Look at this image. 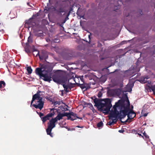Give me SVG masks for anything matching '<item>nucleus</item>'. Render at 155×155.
Segmentation results:
<instances>
[{
  "label": "nucleus",
  "instance_id": "f257e3e1",
  "mask_svg": "<svg viewBox=\"0 0 155 155\" xmlns=\"http://www.w3.org/2000/svg\"><path fill=\"white\" fill-rule=\"evenodd\" d=\"M124 95L126 97V100L122 99L115 103L113 107L114 110H111L109 117L116 118L118 116L121 120L127 115L128 118L125 121L127 122L135 117L136 114L130 109V103L127 95L126 94Z\"/></svg>",
  "mask_w": 155,
  "mask_h": 155
},
{
  "label": "nucleus",
  "instance_id": "f03ea898",
  "mask_svg": "<svg viewBox=\"0 0 155 155\" xmlns=\"http://www.w3.org/2000/svg\"><path fill=\"white\" fill-rule=\"evenodd\" d=\"M41 91H38L37 93L33 96L31 106L32 105L36 109L41 110L44 107V102L42 101V98L40 97V93Z\"/></svg>",
  "mask_w": 155,
  "mask_h": 155
},
{
  "label": "nucleus",
  "instance_id": "7ed1b4c3",
  "mask_svg": "<svg viewBox=\"0 0 155 155\" xmlns=\"http://www.w3.org/2000/svg\"><path fill=\"white\" fill-rule=\"evenodd\" d=\"M53 81L58 84L65 83L68 78L60 70H57L54 72L52 75Z\"/></svg>",
  "mask_w": 155,
  "mask_h": 155
},
{
  "label": "nucleus",
  "instance_id": "20e7f679",
  "mask_svg": "<svg viewBox=\"0 0 155 155\" xmlns=\"http://www.w3.org/2000/svg\"><path fill=\"white\" fill-rule=\"evenodd\" d=\"M112 107L111 101L110 99L107 98L105 99V103H102L98 109L102 111L104 113H107L110 111Z\"/></svg>",
  "mask_w": 155,
  "mask_h": 155
},
{
  "label": "nucleus",
  "instance_id": "39448f33",
  "mask_svg": "<svg viewBox=\"0 0 155 155\" xmlns=\"http://www.w3.org/2000/svg\"><path fill=\"white\" fill-rule=\"evenodd\" d=\"M56 122L55 119L52 118L48 123V128L46 130V132L48 135H50L51 137H52V134L51 132L52 129L55 127V123Z\"/></svg>",
  "mask_w": 155,
  "mask_h": 155
},
{
  "label": "nucleus",
  "instance_id": "423d86ee",
  "mask_svg": "<svg viewBox=\"0 0 155 155\" xmlns=\"http://www.w3.org/2000/svg\"><path fill=\"white\" fill-rule=\"evenodd\" d=\"M38 16L37 14L33 15L32 17L30 18L29 20L25 21V26L29 28L31 27H33L35 25L36 23L35 21L33 20L34 17H37Z\"/></svg>",
  "mask_w": 155,
  "mask_h": 155
},
{
  "label": "nucleus",
  "instance_id": "0eeeda50",
  "mask_svg": "<svg viewBox=\"0 0 155 155\" xmlns=\"http://www.w3.org/2000/svg\"><path fill=\"white\" fill-rule=\"evenodd\" d=\"M55 110V109L54 108L51 109V112H50L46 115L41 118V120L43 123L45 122L47 120H49L51 117H52L55 114V112L54 111Z\"/></svg>",
  "mask_w": 155,
  "mask_h": 155
},
{
  "label": "nucleus",
  "instance_id": "6e6552de",
  "mask_svg": "<svg viewBox=\"0 0 155 155\" xmlns=\"http://www.w3.org/2000/svg\"><path fill=\"white\" fill-rule=\"evenodd\" d=\"M45 65L42 64L41 68H38L35 69L36 74L40 77H41L44 74V71L46 72L47 70V69L45 68Z\"/></svg>",
  "mask_w": 155,
  "mask_h": 155
},
{
  "label": "nucleus",
  "instance_id": "1a4fd4ad",
  "mask_svg": "<svg viewBox=\"0 0 155 155\" xmlns=\"http://www.w3.org/2000/svg\"><path fill=\"white\" fill-rule=\"evenodd\" d=\"M48 72L46 71V73H44V74L41 77L43 78V79L45 81H48L49 83L52 80L51 77L50 76L48 75Z\"/></svg>",
  "mask_w": 155,
  "mask_h": 155
},
{
  "label": "nucleus",
  "instance_id": "9d476101",
  "mask_svg": "<svg viewBox=\"0 0 155 155\" xmlns=\"http://www.w3.org/2000/svg\"><path fill=\"white\" fill-rule=\"evenodd\" d=\"M67 114L68 115L66 116L68 117V120H74L76 119L77 114L72 112L70 113H67Z\"/></svg>",
  "mask_w": 155,
  "mask_h": 155
},
{
  "label": "nucleus",
  "instance_id": "9b49d317",
  "mask_svg": "<svg viewBox=\"0 0 155 155\" xmlns=\"http://www.w3.org/2000/svg\"><path fill=\"white\" fill-rule=\"evenodd\" d=\"M67 115V112H65L63 114L59 113L58 114L57 116L54 118L55 119L57 122L58 120H60L61 119H62L63 117L66 116Z\"/></svg>",
  "mask_w": 155,
  "mask_h": 155
},
{
  "label": "nucleus",
  "instance_id": "f8f14e48",
  "mask_svg": "<svg viewBox=\"0 0 155 155\" xmlns=\"http://www.w3.org/2000/svg\"><path fill=\"white\" fill-rule=\"evenodd\" d=\"M94 102L95 103L94 106H96L99 109L102 103L101 102L100 99L97 98L94 99Z\"/></svg>",
  "mask_w": 155,
  "mask_h": 155
},
{
  "label": "nucleus",
  "instance_id": "ddd939ff",
  "mask_svg": "<svg viewBox=\"0 0 155 155\" xmlns=\"http://www.w3.org/2000/svg\"><path fill=\"white\" fill-rule=\"evenodd\" d=\"M78 86L82 89H84L85 88L87 90L89 88L88 85L86 83L82 84H79Z\"/></svg>",
  "mask_w": 155,
  "mask_h": 155
},
{
  "label": "nucleus",
  "instance_id": "4468645a",
  "mask_svg": "<svg viewBox=\"0 0 155 155\" xmlns=\"http://www.w3.org/2000/svg\"><path fill=\"white\" fill-rule=\"evenodd\" d=\"M54 8V10L58 13H61L64 12V8L62 7H60L57 9H56L55 8Z\"/></svg>",
  "mask_w": 155,
  "mask_h": 155
},
{
  "label": "nucleus",
  "instance_id": "2eb2a0df",
  "mask_svg": "<svg viewBox=\"0 0 155 155\" xmlns=\"http://www.w3.org/2000/svg\"><path fill=\"white\" fill-rule=\"evenodd\" d=\"M61 84L63 86V87L64 88V90L66 92H68L69 91L68 90V89L69 88L68 87V84L67 85H66L65 84V83H64V84Z\"/></svg>",
  "mask_w": 155,
  "mask_h": 155
},
{
  "label": "nucleus",
  "instance_id": "dca6fc26",
  "mask_svg": "<svg viewBox=\"0 0 155 155\" xmlns=\"http://www.w3.org/2000/svg\"><path fill=\"white\" fill-rule=\"evenodd\" d=\"M27 70L28 73V74H31L32 72V70L30 66H28L27 68Z\"/></svg>",
  "mask_w": 155,
  "mask_h": 155
},
{
  "label": "nucleus",
  "instance_id": "f3484780",
  "mask_svg": "<svg viewBox=\"0 0 155 155\" xmlns=\"http://www.w3.org/2000/svg\"><path fill=\"white\" fill-rule=\"evenodd\" d=\"M5 83L3 81H0V88H2L5 86Z\"/></svg>",
  "mask_w": 155,
  "mask_h": 155
},
{
  "label": "nucleus",
  "instance_id": "a211bd4d",
  "mask_svg": "<svg viewBox=\"0 0 155 155\" xmlns=\"http://www.w3.org/2000/svg\"><path fill=\"white\" fill-rule=\"evenodd\" d=\"M68 85L69 89L71 90L72 88L74 87V84L70 83L68 84Z\"/></svg>",
  "mask_w": 155,
  "mask_h": 155
},
{
  "label": "nucleus",
  "instance_id": "6ab92c4d",
  "mask_svg": "<svg viewBox=\"0 0 155 155\" xmlns=\"http://www.w3.org/2000/svg\"><path fill=\"white\" fill-rule=\"evenodd\" d=\"M103 124L102 121H101L97 124V126L98 127H102L103 126Z\"/></svg>",
  "mask_w": 155,
  "mask_h": 155
},
{
  "label": "nucleus",
  "instance_id": "aec40b11",
  "mask_svg": "<svg viewBox=\"0 0 155 155\" xmlns=\"http://www.w3.org/2000/svg\"><path fill=\"white\" fill-rule=\"evenodd\" d=\"M126 91L129 92L131 91L132 89L131 87L129 86V85H127L125 87Z\"/></svg>",
  "mask_w": 155,
  "mask_h": 155
},
{
  "label": "nucleus",
  "instance_id": "412c9836",
  "mask_svg": "<svg viewBox=\"0 0 155 155\" xmlns=\"http://www.w3.org/2000/svg\"><path fill=\"white\" fill-rule=\"evenodd\" d=\"M32 42V38L30 36H29L28 39V42L29 43H31Z\"/></svg>",
  "mask_w": 155,
  "mask_h": 155
},
{
  "label": "nucleus",
  "instance_id": "4be33fe9",
  "mask_svg": "<svg viewBox=\"0 0 155 155\" xmlns=\"http://www.w3.org/2000/svg\"><path fill=\"white\" fill-rule=\"evenodd\" d=\"M151 89L153 91L154 94H155V85L151 86Z\"/></svg>",
  "mask_w": 155,
  "mask_h": 155
},
{
  "label": "nucleus",
  "instance_id": "5701e85b",
  "mask_svg": "<svg viewBox=\"0 0 155 155\" xmlns=\"http://www.w3.org/2000/svg\"><path fill=\"white\" fill-rule=\"evenodd\" d=\"M143 135L144 136L146 139H149V137L148 135H147L146 133H145V131L143 133Z\"/></svg>",
  "mask_w": 155,
  "mask_h": 155
},
{
  "label": "nucleus",
  "instance_id": "b1692460",
  "mask_svg": "<svg viewBox=\"0 0 155 155\" xmlns=\"http://www.w3.org/2000/svg\"><path fill=\"white\" fill-rule=\"evenodd\" d=\"M25 51L27 53H29L31 52L30 51L28 48H25Z\"/></svg>",
  "mask_w": 155,
  "mask_h": 155
},
{
  "label": "nucleus",
  "instance_id": "393cba45",
  "mask_svg": "<svg viewBox=\"0 0 155 155\" xmlns=\"http://www.w3.org/2000/svg\"><path fill=\"white\" fill-rule=\"evenodd\" d=\"M38 56L39 58V59L40 60H43V56H41L39 54L38 52V54H36V56Z\"/></svg>",
  "mask_w": 155,
  "mask_h": 155
},
{
  "label": "nucleus",
  "instance_id": "a878e982",
  "mask_svg": "<svg viewBox=\"0 0 155 155\" xmlns=\"http://www.w3.org/2000/svg\"><path fill=\"white\" fill-rule=\"evenodd\" d=\"M102 93L101 91H100L99 92H98L97 96L99 98H100L102 97Z\"/></svg>",
  "mask_w": 155,
  "mask_h": 155
},
{
  "label": "nucleus",
  "instance_id": "bb28decb",
  "mask_svg": "<svg viewBox=\"0 0 155 155\" xmlns=\"http://www.w3.org/2000/svg\"><path fill=\"white\" fill-rule=\"evenodd\" d=\"M3 24L0 23V31H2L3 30Z\"/></svg>",
  "mask_w": 155,
  "mask_h": 155
},
{
  "label": "nucleus",
  "instance_id": "cd10ccee",
  "mask_svg": "<svg viewBox=\"0 0 155 155\" xmlns=\"http://www.w3.org/2000/svg\"><path fill=\"white\" fill-rule=\"evenodd\" d=\"M38 114L39 115V117L41 118V119L42 117L44 116V114L43 113H41V112H39L38 113Z\"/></svg>",
  "mask_w": 155,
  "mask_h": 155
},
{
  "label": "nucleus",
  "instance_id": "c85d7f7f",
  "mask_svg": "<svg viewBox=\"0 0 155 155\" xmlns=\"http://www.w3.org/2000/svg\"><path fill=\"white\" fill-rule=\"evenodd\" d=\"M107 124L109 125H111L113 124V122L111 120L110 121L108 122L107 123Z\"/></svg>",
  "mask_w": 155,
  "mask_h": 155
},
{
  "label": "nucleus",
  "instance_id": "c756f323",
  "mask_svg": "<svg viewBox=\"0 0 155 155\" xmlns=\"http://www.w3.org/2000/svg\"><path fill=\"white\" fill-rule=\"evenodd\" d=\"M111 121L113 122V124H114L116 123L117 122V120L116 119H112Z\"/></svg>",
  "mask_w": 155,
  "mask_h": 155
},
{
  "label": "nucleus",
  "instance_id": "7c9ffc66",
  "mask_svg": "<svg viewBox=\"0 0 155 155\" xmlns=\"http://www.w3.org/2000/svg\"><path fill=\"white\" fill-rule=\"evenodd\" d=\"M53 104H54V105H55L58 104V102L57 101H54V102L53 103Z\"/></svg>",
  "mask_w": 155,
  "mask_h": 155
},
{
  "label": "nucleus",
  "instance_id": "2f4dec72",
  "mask_svg": "<svg viewBox=\"0 0 155 155\" xmlns=\"http://www.w3.org/2000/svg\"><path fill=\"white\" fill-rule=\"evenodd\" d=\"M50 9V8H48V7H45V10H47V11H48Z\"/></svg>",
  "mask_w": 155,
  "mask_h": 155
},
{
  "label": "nucleus",
  "instance_id": "473e14b6",
  "mask_svg": "<svg viewBox=\"0 0 155 155\" xmlns=\"http://www.w3.org/2000/svg\"><path fill=\"white\" fill-rule=\"evenodd\" d=\"M33 47H34V48L33 49V51H38V50L37 49L35 48V46H33Z\"/></svg>",
  "mask_w": 155,
  "mask_h": 155
},
{
  "label": "nucleus",
  "instance_id": "72a5a7b5",
  "mask_svg": "<svg viewBox=\"0 0 155 155\" xmlns=\"http://www.w3.org/2000/svg\"><path fill=\"white\" fill-rule=\"evenodd\" d=\"M60 91L61 92V95L63 96L64 95V90H61Z\"/></svg>",
  "mask_w": 155,
  "mask_h": 155
},
{
  "label": "nucleus",
  "instance_id": "f704fd0d",
  "mask_svg": "<svg viewBox=\"0 0 155 155\" xmlns=\"http://www.w3.org/2000/svg\"><path fill=\"white\" fill-rule=\"evenodd\" d=\"M77 118H78V119H82V117H78V116H77V117H76V119Z\"/></svg>",
  "mask_w": 155,
  "mask_h": 155
},
{
  "label": "nucleus",
  "instance_id": "c9c22d12",
  "mask_svg": "<svg viewBox=\"0 0 155 155\" xmlns=\"http://www.w3.org/2000/svg\"><path fill=\"white\" fill-rule=\"evenodd\" d=\"M147 114L145 113L143 114V116L144 117H146L147 116Z\"/></svg>",
  "mask_w": 155,
  "mask_h": 155
},
{
  "label": "nucleus",
  "instance_id": "e433bc0d",
  "mask_svg": "<svg viewBox=\"0 0 155 155\" xmlns=\"http://www.w3.org/2000/svg\"><path fill=\"white\" fill-rule=\"evenodd\" d=\"M140 14L141 15H142V14H143V12H142V10H140Z\"/></svg>",
  "mask_w": 155,
  "mask_h": 155
},
{
  "label": "nucleus",
  "instance_id": "4c0bfd02",
  "mask_svg": "<svg viewBox=\"0 0 155 155\" xmlns=\"http://www.w3.org/2000/svg\"><path fill=\"white\" fill-rule=\"evenodd\" d=\"M78 127V128H82L83 127H81L79 126H78L76 127Z\"/></svg>",
  "mask_w": 155,
  "mask_h": 155
},
{
  "label": "nucleus",
  "instance_id": "58836bf2",
  "mask_svg": "<svg viewBox=\"0 0 155 155\" xmlns=\"http://www.w3.org/2000/svg\"><path fill=\"white\" fill-rule=\"evenodd\" d=\"M138 135H140V136H141L143 137L142 136V135H141V134H140L138 133Z\"/></svg>",
  "mask_w": 155,
  "mask_h": 155
},
{
  "label": "nucleus",
  "instance_id": "ea45409f",
  "mask_svg": "<svg viewBox=\"0 0 155 155\" xmlns=\"http://www.w3.org/2000/svg\"><path fill=\"white\" fill-rule=\"evenodd\" d=\"M116 71H114L112 72H110V73H113Z\"/></svg>",
  "mask_w": 155,
  "mask_h": 155
},
{
  "label": "nucleus",
  "instance_id": "a19ab883",
  "mask_svg": "<svg viewBox=\"0 0 155 155\" xmlns=\"http://www.w3.org/2000/svg\"><path fill=\"white\" fill-rule=\"evenodd\" d=\"M148 78H144V80H145V79H148Z\"/></svg>",
  "mask_w": 155,
  "mask_h": 155
},
{
  "label": "nucleus",
  "instance_id": "79ce46f5",
  "mask_svg": "<svg viewBox=\"0 0 155 155\" xmlns=\"http://www.w3.org/2000/svg\"><path fill=\"white\" fill-rule=\"evenodd\" d=\"M121 130H119V132H121Z\"/></svg>",
  "mask_w": 155,
  "mask_h": 155
},
{
  "label": "nucleus",
  "instance_id": "37998d69",
  "mask_svg": "<svg viewBox=\"0 0 155 155\" xmlns=\"http://www.w3.org/2000/svg\"><path fill=\"white\" fill-rule=\"evenodd\" d=\"M66 21V20H65L64 21V23H65V22Z\"/></svg>",
  "mask_w": 155,
  "mask_h": 155
},
{
  "label": "nucleus",
  "instance_id": "c03bdc74",
  "mask_svg": "<svg viewBox=\"0 0 155 155\" xmlns=\"http://www.w3.org/2000/svg\"><path fill=\"white\" fill-rule=\"evenodd\" d=\"M131 107H132V109L133 108V106H131Z\"/></svg>",
  "mask_w": 155,
  "mask_h": 155
},
{
  "label": "nucleus",
  "instance_id": "a18cd8bd",
  "mask_svg": "<svg viewBox=\"0 0 155 155\" xmlns=\"http://www.w3.org/2000/svg\"><path fill=\"white\" fill-rule=\"evenodd\" d=\"M67 18L68 19V17H67Z\"/></svg>",
  "mask_w": 155,
  "mask_h": 155
},
{
  "label": "nucleus",
  "instance_id": "49530a36",
  "mask_svg": "<svg viewBox=\"0 0 155 155\" xmlns=\"http://www.w3.org/2000/svg\"><path fill=\"white\" fill-rule=\"evenodd\" d=\"M50 0H49V1L50 2Z\"/></svg>",
  "mask_w": 155,
  "mask_h": 155
}]
</instances>
